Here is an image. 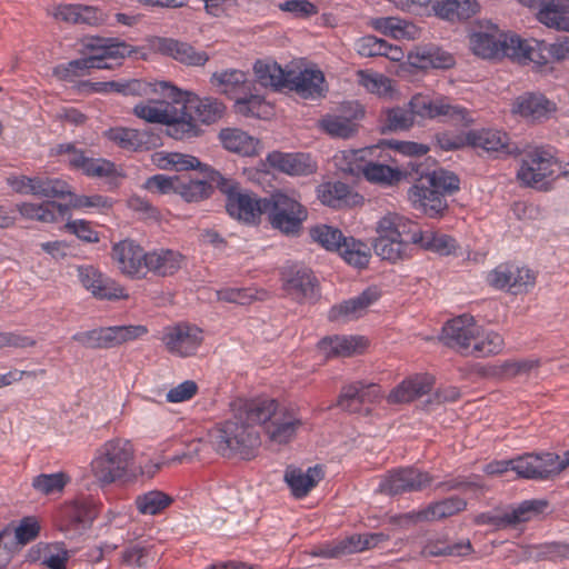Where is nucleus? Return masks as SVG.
I'll return each mask as SVG.
<instances>
[{"mask_svg":"<svg viewBox=\"0 0 569 569\" xmlns=\"http://www.w3.org/2000/svg\"><path fill=\"white\" fill-rule=\"evenodd\" d=\"M273 412V399L240 402L232 417L210 432L213 449L222 457L251 459L261 443L258 426L269 420Z\"/></svg>","mask_w":569,"mask_h":569,"instance_id":"nucleus-1","label":"nucleus"},{"mask_svg":"<svg viewBox=\"0 0 569 569\" xmlns=\"http://www.w3.org/2000/svg\"><path fill=\"white\" fill-rule=\"evenodd\" d=\"M569 466V457L556 452L523 453L508 460H495L483 468L487 475H501L512 470L519 478L529 480H549L558 476Z\"/></svg>","mask_w":569,"mask_h":569,"instance_id":"nucleus-2","label":"nucleus"},{"mask_svg":"<svg viewBox=\"0 0 569 569\" xmlns=\"http://www.w3.org/2000/svg\"><path fill=\"white\" fill-rule=\"evenodd\" d=\"M425 183H415L408 190V199L416 210L430 218H441L448 211L446 196L460 189V180L453 172L445 169L432 170Z\"/></svg>","mask_w":569,"mask_h":569,"instance_id":"nucleus-3","label":"nucleus"},{"mask_svg":"<svg viewBox=\"0 0 569 569\" xmlns=\"http://www.w3.org/2000/svg\"><path fill=\"white\" fill-rule=\"evenodd\" d=\"M415 222L397 213H388L376 226L377 238L372 247L382 260L392 263L411 254Z\"/></svg>","mask_w":569,"mask_h":569,"instance_id":"nucleus-4","label":"nucleus"},{"mask_svg":"<svg viewBox=\"0 0 569 569\" xmlns=\"http://www.w3.org/2000/svg\"><path fill=\"white\" fill-rule=\"evenodd\" d=\"M157 91H160L164 98L172 99L176 103H179L181 111L184 113L181 120L188 121L192 124L194 133H190L188 139L198 137L201 134L198 121L204 124H211L222 118L226 107L216 98H199L188 91H182L171 84L170 82L159 81L156 84Z\"/></svg>","mask_w":569,"mask_h":569,"instance_id":"nucleus-5","label":"nucleus"},{"mask_svg":"<svg viewBox=\"0 0 569 569\" xmlns=\"http://www.w3.org/2000/svg\"><path fill=\"white\" fill-rule=\"evenodd\" d=\"M134 449L129 440L114 438L101 445L91 461L96 480L106 486L128 476L133 463Z\"/></svg>","mask_w":569,"mask_h":569,"instance_id":"nucleus-6","label":"nucleus"},{"mask_svg":"<svg viewBox=\"0 0 569 569\" xmlns=\"http://www.w3.org/2000/svg\"><path fill=\"white\" fill-rule=\"evenodd\" d=\"M209 179L216 182V187L227 197L226 210L238 220L247 223H256L264 213L267 198H259L250 191H241L238 181L223 177L219 171H209Z\"/></svg>","mask_w":569,"mask_h":569,"instance_id":"nucleus-7","label":"nucleus"},{"mask_svg":"<svg viewBox=\"0 0 569 569\" xmlns=\"http://www.w3.org/2000/svg\"><path fill=\"white\" fill-rule=\"evenodd\" d=\"M264 213L271 227L287 237H298L308 219L307 208L295 197L277 191L267 198Z\"/></svg>","mask_w":569,"mask_h":569,"instance_id":"nucleus-8","label":"nucleus"},{"mask_svg":"<svg viewBox=\"0 0 569 569\" xmlns=\"http://www.w3.org/2000/svg\"><path fill=\"white\" fill-rule=\"evenodd\" d=\"M158 100L157 103L163 106L156 107L149 103H138L133 108V114L150 123H160L167 126V133L176 140H188L190 133H194L192 124L181 120L184 114L172 99L164 98Z\"/></svg>","mask_w":569,"mask_h":569,"instance_id":"nucleus-9","label":"nucleus"},{"mask_svg":"<svg viewBox=\"0 0 569 569\" xmlns=\"http://www.w3.org/2000/svg\"><path fill=\"white\" fill-rule=\"evenodd\" d=\"M144 326L100 327L88 331H79L72 340L88 349H111L146 335Z\"/></svg>","mask_w":569,"mask_h":569,"instance_id":"nucleus-10","label":"nucleus"},{"mask_svg":"<svg viewBox=\"0 0 569 569\" xmlns=\"http://www.w3.org/2000/svg\"><path fill=\"white\" fill-rule=\"evenodd\" d=\"M282 289L292 300L301 303L319 297V281L313 271L299 262H287L281 269Z\"/></svg>","mask_w":569,"mask_h":569,"instance_id":"nucleus-11","label":"nucleus"},{"mask_svg":"<svg viewBox=\"0 0 569 569\" xmlns=\"http://www.w3.org/2000/svg\"><path fill=\"white\" fill-rule=\"evenodd\" d=\"M407 106L413 116V120L416 118L435 119L445 117L455 124L469 122L467 109L458 104H451L448 98L431 99L428 96L415 94Z\"/></svg>","mask_w":569,"mask_h":569,"instance_id":"nucleus-12","label":"nucleus"},{"mask_svg":"<svg viewBox=\"0 0 569 569\" xmlns=\"http://www.w3.org/2000/svg\"><path fill=\"white\" fill-rule=\"evenodd\" d=\"M432 482V477L418 468L403 467L390 470L380 480L378 491L388 496L422 491Z\"/></svg>","mask_w":569,"mask_h":569,"instance_id":"nucleus-13","label":"nucleus"},{"mask_svg":"<svg viewBox=\"0 0 569 569\" xmlns=\"http://www.w3.org/2000/svg\"><path fill=\"white\" fill-rule=\"evenodd\" d=\"M86 57H97L93 69H112L120 64V60L130 57L136 50L124 41L117 38L92 37L83 43Z\"/></svg>","mask_w":569,"mask_h":569,"instance_id":"nucleus-14","label":"nucleus"},{"mask_svg":"<svg viewBox=\"0 0 569 569\" xmlns=\"http://www.w3.org/2000/svg\"><path fill=\"white\" fill-rule=\"evenodd\" d=\"M512 34L503 33L496 24L489 23L486 30L476 31L470 36V49L482 59L509 58Z\"/></svg>","mask_w":569,"mask_h":569,"instance_id":"nucleus-15","label":"nucleus"},{"mask_svg":"<svg viewBox=\"0 0 569 569\" xmlns=\"http://www.w3.org/2000/svg\"><path fill=\"white\" fill-rule=\"evenodd\" d=\"M556 167H558L557 160L550 152L536 148L525 154L517 178L528 187H537L545 179L553 176Z\"/></svg>","mask_w":569,"mask_h":569,"instance_id":"nucleus-16","label":"nucleus"},{"mask_svg":"<svg viewBox=\"0 0 569 569\" xmlns=\"http://www.w3.org/2000/svg\"><path fill=\"white\" fill-rule=\"evenodd\" d=\"M535 281L536 277L530 269L513 263H501L488 274L491 287L513 295L527 291Z\"/></svg>","mask_w":569,"mask_h":569,"instance_id":"nucleus-17","label":"nucleus"},{"mask_svg":"<svg viewBox=\"0 0 569 569\" xmlns=\"http://www.w3.org/2000/svg\"><path fill=\"white\" fill-rule=\"evenodd\" d=\"M479 327L473 317L462 315L449 320L442 328L441 339L446 346L457 350L463 356H469L471 343L478 338Z\"/></svg>","mask_w":569,"mask_h":569,"instance_id":"nucleus-18","label":"nucleus"},{"mask_svg":"<svg viewBox=\"0 0 569 569\" xmlns=\"http://www.w3.org/2000/svg\"><path fill=\"white\" fill-rule=\"evenodd\" d=\"M548 507V502L541 499H531L522 501L517 508L501 515L483 512L477 517L480 525H490L497 529H503L529 521L532 517L542 513Z\"/></svg>","mask_w":569,"mask_h":569,"instance_id":"nucleus-19","label":"nucleus"},{"mask_svg":"<svg viewBox=\"0 0 569 569\" xmlns=\"http://www.w3.org/2000/svg\"><path fill=\"white\" fill-rule=\"evenodd\" d=\"M162 341L167 350L179 357L192 356L202 342V331L188 323L164 329Z\"/></svg>","mask_w":569,"mask_h":569,"instance_id":"nucleus-20","label":"nucleus"},{"mask_svg":"<svg viewBox=\"0 0 569 569\" xmlns=\"http://www.w3.org/2000/svg\"><path fill=\"white\" fill-rule=\"evenodd\" d=\"M112 260L127 277L143 278L147 252L133 240L124 239L112 246Z\"/></svg>","mask_w":569,"mask_h":569,"instance_id":"nucleus-21","label":"nucleus"},{"mask_svg":"<svg viewBox=\"0 0 569 569\" xmlns=\"http://www.w3.org/2000/svg\"><path fill=\"white\" fill-rule=\"evenodd\" d=\"M78 277L81 284L98 299H122L128 296L124 293V289L119 286L114 280L104 277L93 266H79Z\"/></svg>","mask_w":569,"mask_h":569,"instance_id":"nucleus-22","label":"nucleus"},{"mask_svg":"<svg viewBox=\"0 0 569 569\" xmlns=\"http://www.w3.org/2000/svg\"><path fill=\"white\" fill-rule=\"evenodd\" d=\"M466 141L467 144L487 152L503 156L519 153L518 147L510 143L508 134L496 129L470 130L466 134Z\"/></svg>","mask_w":569,"mask_h":569,"instance_id":"nucleus-23","label":"nucleus"},{"mask_svg":"<svg viewBox=\"0 0 569 569\" xmlns=\"http://www.w3.org/2000/svg\"><path fill=\"white\" fill-rule=\"evenodd\" d=\"M511 51L509 58L521 64L535 63L538 69L546 67L549 62L547 52V42L537 39H522L518 34H512L510 40Z\"/></svg>","mask_w":569,"mask_h":569,"instance_id":"nucleus-24","label":"nucleus"},{"mask_svg":"<svg viewBox=\"0 0 569 569\" xmlns=\"http://www.w3.org/2000/svg\"><path fill=\"white\" fill-rule=\"evenodd\" d=\"M60 529L67 535H81L89 529L97 517L92 505L86 501H74L67 505L61 511Z\"/></svg>","mask_w":569,"mask_h":569,"instance_id":"nucleus-25","label":"nucleus"},{"mask_svg":"<svg viewBox=\"0 0 569 569\" xmlns=\"http://www.w3.org/2000/svg\"><path fill=\"white\" fill-rule=\"evenodd\" d=\"M154 49L186 66L200 67L209 60L206 51H198L191 44L171 38H157Z\"/></svg>","mask_w":569,"mask_h":569,"instance_id":"nucleus-26","label":"nucleus"},{"mask_svg":"<svg viewBox=\"0 0 569 569\" xmlns=\"http://www.w3.org/2000/svg\"><path fill=\"white\" fill-rule=\"evenodd\" d=\"M323 82L325 76L320 70L289 68L284 88L296 91L305 99H315L322 96Z\"/></svg>","mask_w":569,"mask_h":569,"instance_id":"nucleus-27","label":"nucleus"},{"mask_svg":"<svg viewBox=\"0 0 569 569\" xmlns=\"http://www.w3.org/2000/svg\"><path fill=\"white\" fill-rule=\"evenodd\" d=\"M467 507L465 499L452 496L443 500L430 503L418 512H408L399 517L402 522L435 521L451 517Z\"/></svg>","mask_w":569,"mask_h":569,"instance_id":"nucleus-28","label":"nucleus"},{"mask_svg":"<svg viewBox=\"0 0 569 569\" xmlns=\"http://www.w3.org/2000/svg\"><path fill=\"white\" fill-rule=\"evenodd\" d=\"M274 412L271 418L261 425H264V429L270 440L279 445L288 443L296 436L297 429L302 425V421L295 417L289 411L278 410V402L273 400Z\"/></svg>","mask_w":569,"mask_h":569,"instance_id":"nucleus-29","label":"nucleus"},{"mask_svg":"<svg viewBox=\"0 0 569 569\" xmlns=\"http://www.w3.org/2000/svg\"><path fill=\"white\" fill-rule=\"evenodd\" d=\"M407 59L408 63L417 69H447L455 63L450 53L435 44L416 46L409 51Z\"/></svg>","mask_w":569,"mask_h":569,"instance_id":"nucleus-30","label":"nucleus"},{"mask_svg":"<svg viewBox=\"0 0 569 569\" xmlns=\"http://www.w3.org/2000/svg\"><path fill=\"white\" fill-rule=\"evenodd\" d=\"M267 160L273 169L290 176H308L316 171V163L307 153H283L273 151Z\"/></svg>","mask_w":569,"mask_h":569,"instance_id":"nucleus-31","label":"nucleus"},{"mask_svg":"<svg viewBox=\"0 0 569 569\" xmlns=\"http://www.w3.org/2000/svg\"><path fill=\"white\" fill-rule=\"evenodd\" d=\"M210 82L219 92L228 96L234 102L256 83L254 80L248 78L246 72L238 69L214 72Z\"/></svg>","mask_w":569,"mask_h":569,"instance_id":"nucleus-32","label":"nucleus"},{"mask_svg":"<svg viewBox=\"0 0 569 569\" xmlns=\"http://www.w3.org/2000/svg\"><path fill=\"white\" fill-rule=\"evenodd\" d=\"M319 200L331 208H343L357 206L363 201V197L345 182H326L318 188Z\"/></svg>","mask_w":569,"mask_h":569,"instance_id":"nucleus-33","label":"nucleus"},{"mask_svg":"<svg viewBox=\"0 0 569 569\" xmlns=\"http://www.w3.org/2000/svg\"><path fill=\"white\" fill-rule=\"evenodd\" d=\"M378 298V291L376 289L368 288L363 290L359 296L332 306L328 313V318L330 321L358 318L369 306L376 302Z\"/></svg>","mask_w":569,"mask_h":569,"instance_id":"nucleus-34","label":"nucleus"},{"mask_svg":"<svg viewBox=\"0 0 569 569\" xmlns=\"http://www.w3.org/2000/svg\"><path fill=\"white\" fill-rule=\"evenodd\" d=\"M106 136L110 141L128 151L149 148V144H154L158 139L151 130H139L126 127L111 128L106 132Z\"/></svg>","mask_w":569,"mask_h":569,"instance_id":"nucleus-35","label":"nucleus"},{"mask_svg":"<svg viewBox=\"0 0 569 569\" xmlns=\"http://www.w3.org/2000/svg\"><path fill=\"white\" fill-rule=\"evenodd\" d=\"M366 346L367 340L357 336L325 337L318 342V349L326 358L350 357L363 350Z\"/></svg>","mask_w":569,"mask_h":569,"instance_id":"nucleus-36","label":"nucleus"},{"mask_svg":"<svg viewBox=\"0 0 569 569\" xmlns=\"http://www.w3.org/2000/svg\"><path fill=\"white\" fill-rule=\"evenodd\" d=\"M322 478V469L318 466L309 467L306 471L300 468H288L284 472V481L297 499L306 497Z\"/></svg>","mask_w":569,"mask_h":569,"instance_id":"nucleus-37","label":"nucleus"},{"mask_svg":"<svg viewBox=\"0 0 569 569\" xmlns=\"http://www.w3.org/2000/svg\"><path fill=\"white\" fill-rule=\"evenodd\" d=\"M555 109L553 102L537 93L519 96L513 103V112L530 120L547 118Z\"/></svg>","mask_w":569,"mask_h":569,"instance_id":"nucleus-38","label":"nucleus"},{"mask_svg":"<svg viewBox=\"0 0 569 569\" xmlns=\"http://www.w3.org/2000/svg\"><path fill=\"white\" fill-rule=\"evenodd\" d=\"M476 0H435L432 11L447 21L468 20L479 11Z\"/></svg>","mask_w":569,"mask_h":569,"instance_id":"nucleus-39","label":"nucleus"},{"mask_svg":"<svg viewBox=\"0 0 569 569\" xmlns=\"http://www.w3.org/2000/svg\"><path fill=\"white\" fill-rule=\"evenodd\" d=\"M182 256L170 249H160L147 252L144 276L148 271L167 277L176 273L181 267Z\"/></svg>","mask_w":569,"mask_h":569,"instance_id":"nucleus-40","label":"nucleus"},{"mask_svg":"<svg viewBox=\"0 0 569 569\" xmlns=\"http://www.w3.org/2000/svg\"><path fill=\"white\" fill-rule=\"evenodd\" d=\"M431 390V381L428 377L416 376L403 380L388 396V402L392 405L408 403Z\"/></svg>","mask_w":569,"mask_h":569,"instance_id":"nucleus-41","label":"nucleus"},{"mask_svg":"<svg viewBox=\"0 0 569 569\" xmlns=\"http://www.w3.org/2000/svg\"><path fill=\"white\" fill-rule=\"evenodd\" d=\"M358 171L363 174L367 181L382 187L398 184L403 179V172L379 161H365L358 166Z\"/></svg>","mask_w":569,"mask_h":569,"instance_id":"nucleus-42","label":"nucleus"},{"mask_svg":"<svg viewBox=\"0 0 569 569\" xmlns=\"http://www.w3.org/2000/svg\"><path fill=\"white\" fill-rule=\"evenodd\" d=\"M203 178H192L190 176H180L178 186H176V194L180 196L186 202H200L208 199L212 191L214 181H211L202 173Z\"/></svg>","mask_w":569,"mask_h":569,"instance_id":"nucleus-43","label":"nucleus"},{"mask_svg":"<svg viewBox=\"0 0 569 569\" xmlns=\"http://www.w3.org/2000/svg\"><path fill=\"white\" fill-rule=\"evenodd\" d=\"M222 146L232 152L243 156H254L258 153L259 140L249 136L247 132L237 128H226L219 133Z\"/></svg>","mask_w":569,"mask_h":569,"instance_id":"nucleus-44","label":"nucleus"},{"mask_svg":"<svg viewBox=\"0 0 569 569\" xmlns=\"http://www.w3.org/2000/svg\"><path fill=\"white\" fill-rule=\"evenodd\" d=\"M412 243L419 244L425 250L437 252L441 256H449L456 250V240L443 233L421 231L415 222Z\"/></svg>","mask_w":569,"mask_h":569,"instance_id":"nucleus-45","label":"nucleus"},{"mask_svg":"<svg viewBox=\"0 0 569 569\" xmlns=\"http://www.w3.org/2000/svg\"><path fill=\"white\" fill-rule=\"evenodd\" d=\"M369 24L376 31L395 39H415L417 33L413 23L397 17L373 18Z\"/></svg>","mask_w":569,"mask_h":569,"instance_id":"nucleus-46","label":"nucleus"},{"mask_svg":"<svg viewBox=\"0 0 569 569\" xmlns=\"http://www.w3.org/2000/svg\"><path fill=\"white\" fill-rule=\"evenodd\" d=\"M288 69L281 68L276 61L257 60L253 64L257 82L264 88L270 87L276 90L286 87Z\"/></svg>","mask_w":569,"mask_h":569,"instance_id":"nucleus-47","label":"nucleus"},{"mask_svg":"<svg viewBox=\"0 0 569 569\" xmlns=\"http://www.w3.org/2000/svg\"><path fill=\"white\" fill-rule=\"evenodd\" d=\"M472 550L471 542L468 539L452 543L439 539H430L422 547L420 553L425 558L440 556L466 557L470 555Z\"/></svg>","mask_w":569,"mask_h":569,"instance_id":"nucleus-48","label":"nucleus"},{"mask_svg":"<svg viewBox=\"0 0 569 569\" xmlns=\"http://www.w3.org/2000/svg\"><path fill=\"white\" fill-rule=\"evenodd\" d=\"M337 252L348 264L358 269L367 268L371 257L369 247L353 237H345Z\"/></svg>","mask_w":569,"mask_h":569,"instance_id":"nucleus-49","label":"nucleus"},{"mask_svg":"<svg viewBox=\"0 0 569 569\" xmlns=\"http://www.w3.org/2000/svg\"><path fill=\"white\" fill-rule=\"evenodd\" d=\"M234 108L237 113L252 118H262L268 112V106L264 98L259 93L256 83L240 98H237Z\"/></svg>","mask_w":569,"mask_h":569,"instance_id":"nucleus-50","label":"nucleus"},{"mask_svg":"<svg viewBox=\"0 0 569 569\" xmlns=\"http://www.w3.org/2000/svg\"><path fill=\"white\" fill-rule=\"evenodd\" d=\"M413 123V116L408 106H397L383 111V120L380 130L381 133L406 131L410 129Z\"/></svg>","mask_w":569,"mask_h":569,"instance_id":"nucleus-51","label":"nucleus"},{"mask_svg":"<svg viewBox=\"0 0 569 569\" xmlns=\"http://www.w3.org/2000/svg\"><path fill=\"white\" fill-rule=\"evenodd\" d=\"M173 499L167 493L159 490H151L139 495L134 505L137 510L142 515H158L172 503Z\"/></svg>","mask_w":569,"mask_h":569,"instance_id":"nucleus-52","label":"nucleus"},{"mask_svg":"<svg viewBox=\"0 0 569 569\" xmlns=\"http://www.w3.org/2000/svg\"><path fill=\"white\" fill-rule=\"evenodd\" d=\"M97 59V57H83L58 64L53 69V76L66 82H74L77 78L88 74L89 70L93 69L91 63Z\"/></svg>","mask_w":569,"mask_h":569,"instance_id":"nucleus-53","label":"nucleus"},{"mask_svg":"<svg viewBox=\"0 0 569 569\" xmlns=\"http://www.w3.org/2000/svg\"><path fill=\"white\" fill-rule=\"evenodd\" d=\"M69 553L67 550L60 549L53 551L51 547L32 548L28 553L29 561H40L42 567L49 569H66Z\"/></svg>","mask_w":569,"mask_h":569,"instance_id":"nucleus-54","label":"nucleus"},{"mask_svg":"<svg viewBox=\"0 0 569 569\" xmlns=\"http://www.w3.org/2000/svg\"><path fill=\"white\" fill-rule=\"evenodd\" d=\"M363 535H352L332 546H327L319 551L323 558H339L341 556L365 551Z\"/></svg>","mask_w":569,"mask_h":569,"instance_id":"nucleus-55","label":"nucleus"},{"mask_svg":"<svg viewBox=\"0 0 569 569\" xmlns=\"http://www.w3.org/2000/svg\"><path fill=\"white\" fill-rule=\"evenodd\" d=\"M312 241L319 243L328 251H338L345 236L338 228L328 224H318L309 230Z\"/></svg>","mask_w":569,"mask_h":569,"instance_id":"nucleus-56","label":"nucleus"},{"mask_svg":"<svg viewBox=\"0 0 569 569\" xmlns=\"http://www.w3.org/2000/svg\"><path fill=\"white\" fill-rule=\"evenodd\" d=\"M321 129L333 138L348 139L357 132V124L348 118L328 114L320 120Z\"/></svg>","mask_w":569,"mask_h":569,"instance_id":"nucleus-57","label":"nucleus"},{"mask_svg":"<svg viewBox=\"0 0 569 569\" xmlns=\"http://www.w3.org/2000/svg\"><path fill=\"white\" fill-rule=\"evenodd\" d=\"M503 349V338L493 331H489L480 338L473 340L470 355L477 358L490 357L498 355Z\"/></svg>","mask_w":569,"mask_h":569,"instance_id":"nucleus-58","label":"nucleus"},{"mask_svg":"<svg viewBox=\"0 0 569 569\" xmlns=\"http://www.w3.org/2000/svg\"><path fill=\"white\" fill-rule=\"evenodd\" d=\"M52 154L62 157V161L68 163L70 168L84 171L90 157L84 151L78 149L74 143H60L52 149Z\"/></svg>","mask_w":569,"mask_h":569,"instance_id":"nucleus-59","label":"nucleus"},{"mask_svg":"<svg viewBox=\"0 0 569 569\" xmlns=\"http://www.w3.org/2000/svg\"><path fill=\"white\" fill-rule=\"evenodd\" d=\"M68 478L63 472L41 473L33 478L32 487L42 495L61 492L67 485Z\"/></svg>","mask_w":569,"mask_h":569,"instance_id":"nucleus-60","label":"nucleus"},{"mask_svg":"<svg viewBox=\"0 0 569 569\" xmlns=\"http://www.w3.org/2000/svg\"><path fill=\"white\" fill-rule=\"evenodd\" d=\"M358 82L368 92L378 96H387L392 91L391 80L383 74L358 71Z\"/></svg>","mask_w":569,"mask_h":569,"instance_id":"nucleus-61","label":"nucleus"},{"mask_svg":"<svg viewBox=\"0 0 569 569\" xmlns=\"http://www.w3.org/2000/svg\"><path fill=\"white\" fill-rule=\"evenodd\" d=\"M8 184L20 194H32L42 198L43 193V178L41 177H27L13 176L7 179Z\"/></svg>","mask_w":569,"mask_h":569,"instance_id":"nucleus-62","label":"nucleus"},{"mask_svg":"<svg viewBox=\"0 0 569 569\" xmlns=\"http://www.w3.org/2000/svg\"><path fill=\"white\" fill-rule=\"evenodd\" d=\"M150 548L141 542L130 543L121 551V563L129 567H144L150 557Z\"/></svg>","mask_w":569,"mask_h":569,"instance_id":"nucleus-63","label":"nucleus"},{"mask_svg":"<svg viewBox=\"0 0 569 569\" xmlns=\"http://www.w3.org/2000/svg\"><path fill=\"white\" fill-rule=\"evenodd\" d=\"M538 19L549 28L569 31V18L567 16H562L550 4L549 0L546 1L545 6L541 7L540 12H538Z\"/></svg>","mask_w":569,"mask_h":569,"instance_id":"nucleus-64","label":"nucleus"}]
</instances>
